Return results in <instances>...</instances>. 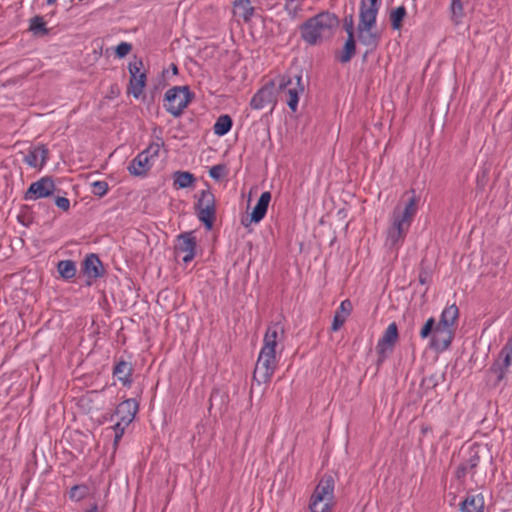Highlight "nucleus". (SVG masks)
<instances>
[{"mask_svg": "<svg viewBox=\"0 0 512 512\" xmlns=\"http://www.w3.org/2000/svg\"><path fill=\"white\" fill-rule=\"evenodd\" d=\"M338 25L339 19L335 14L322 11L300 26L301 38L309 45H318L330 39Z\"/></svg>", "mask_w": 512, "mask_h": 512, "instance_id": "f257e3e1", "label": "nucleus"}, {"mask_svg": "<svg viewBox=\"0 0 512 512\" xmlns=\"http://www.w3.org/2000/svg\"><path fill=\"white\" fill-rule=\"evenodd\" d=\"M381 0H361L359 9L358 40L365 46H376L377 34L373 31L376 26L377 14Z\"/></svg>", "mask_w": 512, "mask_h": 512, "instance_id": "f03ea898", "label": "nucleus"}, {"mask_svg": "<svg viewBox=\"0 0 512 512\" xmlns=\"http://www.w3.org/2000/svg\"><path fill=\"white\" fill-rule=\"evenodd\" d=\"M335 506V481L331 475H324L316 485L309 499L310 512H332Z\"/></svg>", "mask_w": 512, "mask_h": 512, "instance_id": "7ed1b4c3", "label": "nucleus"}, {"mask_svg": "<svg viewBox=\"0 0 512 512\" xmlns=\"http://www.w3.org/2000/svg\"><path fill=\"white\" fill-rule=\"evenodd\" d=\"M410 193L411 195L404 206H396L389 218V226L404 236L407 235L418 209V199L415 192L412 190Z\"/></svg>", "mask_w": 512, "mask_h": 512, "instance_id": "20e7f679", "label": "nucleus"}, {"mask_svg": "<svg viewBox=\"0 0 512 512\" xmlns=\"http://www.w3.org/2000/svg\"><path fill=\"white\" fill-rule=\"evenodd\" d=\"M278 90L288 107L295 112L298 107L299 96L304 92L302 76L299 74H286L278 79Z\"/></svg>", "mask_w": 512, "mask_h": 512, "instance_id": "39448f33", "label": "nucleus"}, {"mask_svg": "<svg viewBox=\"0 0 512 512\" xmlns=\"http://www.w3.org/2000/svg\"><path fill=\"white\" fill-rule=\"evenodd\" d=\"M193 97L188 86H174L165 93L164 107L168 113L179 117Z\"/></svg>", "mask_w": 512, "mask_h": 512, "instance_id": "423d86ee", "label": "nucleus"}, {"mask_svg": "<svg viewBox=\"0 0 512 512\" xmlns=\"http://www.w3.org/2000/svg\"><path fill=\"white\" fill-rule=\"evenodd\" d=\"M138 411V402L135 399H126L118 404L116 408V416L118 421L112 427L114 431V447L118 446L119 441L121 440L125 429L129 426V424L135 418V415Z\"/></svg>", "mask_w": 512, "mask_h": 512, "instance_id": "0eeeda50", "label": "nucleus"}, {"mask_svg": "<svg viewBox=\"0 0 512 512\" xmlns=\"http://www.w3.org/2000/svg\"><path fill=\"white\" fill-rule=\"evenodd\" d=\"M163 141L151 143L144 151L140 152L129 164L128 171L134 176L145 175L158 157Z\"/></svg>", "mask_w": 512, "mask_h": 512, "instance_id": "6e6552de", "label": "nucleus"}, {"mask_svg": "<svg viewBox=\"0 0 512 512\" xmlns=\"http://www.w3.org/2000/svg\"><path fill=\"white\" fill-rule=\"evenodd\" d=\"M277 365L278 359L276 354L260 351L253 372V380L259 384L268 383L271 380Z\"/></svg>", "mask_w": 512, "mask_h": 512, "instance_id": "1a4fd4ad", "label": "nucleus"}, {"mask_svg": "<svg viewBox=\"0 0 512 512\" xmlns=\"http://www.w3.org/2000/svg\"><path fill=\"white\" fill-rule=\"evenodd\" d=\"M285 339V329L280 322H274L268 325L263 337V345L260 351L273 353L277 355L279 345Z\"/></svg>", "mask_w": 512, "mask_h": 512, "instance_id": "9d476101", "label": "nucleus"}, {"mask_svg": "<svg viewBox=\"0 0 512 512\" xmlns=\"http://www.w3.org/2000/svg\"><path fill=\"white\" fill-rule=\"evenodd\" d=\"M56 187L53 180L49 177H42L33 182L25 192L24 199L27 201H35L52 195Z\"/></svg>", "mask_w": 512, "mask_h": 512, "instance_id": "9b49d317", "label": "nucleus"}, {"mask_svg": "<svg viewBox=\"0 0 512 512\" xmlns=\"http://www.w3.org/2000/svg\"><path fill=\"white\" fill-rule=\"evenodd\" d=\"M454 338V328L437 324L430 339V347L437 351L448 349Z\"/></svg>", "mask_w": 512, "mask_h": 512, "instance_id": "f8f14e48", "label": "nucleus"}, {"mask_svg": "<svg viewBox=\"0 0 512 512\" xmlns=\"http://www.w3.org/2000/svg\"><path fill=\"white\" fill-rule=\"evenodd\" d=\"M492 370L497 374L498 381H501L508 371H512V337L502 348Z\"/></svg>", "mask_w": 512, "mask_h": 512, "instance_id": "ddd939ff", "label": "nucleus"}, {"mask_svg": "<svg viewBox=\"0 0 512 512\" xmlns=\"http://www.w3.org/2000/svg\"><path fill=\"white\" fill-rule=\"evenodd\" d=\"M398 339V328L395 322L388 325L383 335L377 343V351L381 358H385L387 353L393 350Z\"/></svg>", "mask_w": 512, "mask_h": 512, "instance_id": "4468645a", "label": "nucleus"}, {"mask_svg": "<svg viewBox=\"0 0 512 512\" xmlns=\"http://www.w3.org/2000/svg\"><path fill=\"white\" fill-rule=\"evenodd\" d=\"M196 250V238L193 234L184 233L178 236V243L176 251L179 254H183L182 260L184 263H189L195 257Z\"/></svg>", "mask_w": 512, "mask_h": 512, "instance_id": "2eb2a0df", "label": "nucleus"}, {"mask_svg": "<svg viewBox=\"0 0 512 512\" xmlns=\"http://www.w3.org/2000/svg\"><path fill=\"white\" fill-rule=\"evenodd\" d=\"M48 150L44 145L30 147L23 161L31 168L41 169L47 161Z\"/></svg>", "mask_w": 512, "mask_h": 512, "instance_id": "dca6fc26", "label": "nucleus"}, {"mask_svg": "<svg viewBox=\"0 0 512 512\" xmlns=\"http://www.w3.org/2000/svg\"><path fill=\"white\" fill-rule=\"evenodd\" d=\"M83 271L89 279H96L103 275V266L96 254L86 256L83 263Z\"/></svg>", "mask_w": 512, "mask_h": 512, "instance_id": "f3484780", "label": "nucleus"}, {"mask_svg": "<svg viewBox=\"0 0 512 512\" xmlns=\"http://www.w3.org/2000/svg\"><path fill=\"white\" fill-rule=\"evenodd\" d=\"M352 308V303L348 299H345L340 303L333 317L331 325L332 331H338L343 326L347 317L351 314Z\"/></svg>", "mask_w": 512, "mask_h": 512, "instance_id": "a211bd4d", "label": "nucleus"}, {"mask_svg": "<svg viewBox=\"0 0 512 512\" xmlns=\"http://www.w3.org/2000/svg\"><path fill=\"white\" fill-rule=\"evenodd\" d=\"M270 200V192L266 191L260 195L257 204L255 205L251 213V220L253 222L258 223L265 217Z\"/></svg>", "mask_w": 512, "mask_h": 512, "instance_id": "6ab92c4d", "label": "nucleus"}, {"mask_svg": "<svg viewBox=\"0 0 512 512\" xmlns=\"http://www.w3.org/2000/svg\"><path fill=\"white\" fill-rule=\"evenodd\" d=\"M132 372L133 368L129 362L119 361L114 369L113 375L124 385L130 386L132 384Z\"/></svg>", "mask_w": 512, "mask_h": 512, "instance_id": "aec40b11", "label": "nucleus"}, {"mask_svg": "<svg viewBox=\"0 0 512 512\" xmlns=\"http://www.w3.org/2000/svg\"><path fill=\"white\" fill-rule=\"evenodd\" d=\"M461 512H484V497L482 494L468 495L460 505Z\"/></svg>", "mask_w": 512, "mask_h": 512, "instance_id": "412c9836", "label": "nucleus"}, {"mask_svg": "<svg viewBox=\"0 0 512 512\" xmlns=\"http://www.w3.org/2000/svg\"><path fill=\"white\" fill-rule=\"evenodd\" d=\"M480 457L476 452H470L469 457L461 463L456 469L457 478H464L467 474H473V470L478 466Z\"/></svg>", "mask_w": 512, "mask_h": 512, "instance_id": "4be33fe9", "label": "nucleus"}, {"mask_svg": "<svg viewBox=\"0 0 512 512\" xmlns=\"http://www.w3.org/2000/svg\"><path fill=\"white\" fill-rule=\"evenodd\" d=\"M272 100V92L270 88L264 87L258 90L250 101V106L255 110L265 108Z\"/></svg>", "mask_w": 512, "mask_h": 512, "instance_id": "5701e85b", "label": "nucleus"}, {"mask_svg": "<svg viewBox=\"0 0 512 512\" xmlns=\"http://www.w3.org/2000/svg\"><path fill=\"white\" fill-rule=\"evenodd\" d=\"M459 317V310L455 304L445 307L441 313L438 324L446 327L454 328Z\"/></svg>", "mask_w": 512, "mask_h": 512, "instance_id": "b1692460", "label": "nucleus"}, {"mask_svg": "<svg viewBox=\"0 0 512 512\" xmlns=\"http://www.w3.org/2000/svg\"><path fill=\"white\" fill-rule=\"evenodd\" d=\"M174 186L183 189L192 186L195 182V177L188 171H176L173 175Z\"/></svg>", "mask_w": 512, "mask_h": 512, "instance_id": "393cba45", "label": "nucleus"}, {"mask_svg": "<svg viewBox=\"0 0 512 512\" xmlns=\"http://www.w3.org/2000/svg\"><path fill=\"white\" fill-rule=\"evenodd\" d=\"M216 206L214 194L210 190H202L199 193L195 210L207 209Z\"/></svg>", "mask_w": 512, "mask_h": 512, "instance_id": "a878e982", "label": "nucleus"}, {"mask_svg": "<svg viewBox=\"0 0 512 512\" xmlns=\"http://www.w3.org/2000/svg\"><path fill=\"white\" fill-rule=\"evenodd\" d=\"M196 215L201 221L206 230H211L213 228L214 221L216 219V206L207 208V209H201L196 211Z\"/></svg>", "mask_w": 512, "mask_h": 512, "instance_id": "bb28decb", "label": "nucleus"}, {"mask_svg": "<svg viewBox=\"0 0 512 512\" xmlns=\"http://www.w3.org/2000/svg\"><path fill=\"white\" fill-rule=\"evenodd\" d=\"M405 237L406 236L389 226L386 232L385 245L389 249H398L404 242Z\"/></svg>", "mask_w": 512, "mask_h": 512, "instance_id": "cd10ccee", "label": "nucleus"}, {"mask_svg": "<svg viewBox=\"0 0 512 512\" xmlns=\"http://www.w3.org/2000/svg\"><path fill=\"white\" fill-rule=\"evenodd\" d=\"M146 85V75L141 73L139 75L132 76L130 79L129 90L130 93L138 98L142 93Z\"/></svg>", "mask_w": 512, "mask_h": 512, "instance_id": "c85d7f7f", "label": "nucleus"}, {"mask_svg": "<svg viewBox=\"0 0 512 512\" xmlns=\"http://www.w3.org/2000/svg\"><path fill=\"white\" fill-rule=\"evenodd\" d=\"M232 127V119L229 115H221L216 120L213 131L218 136H224L226 135Z\"/></svg>", "mask_w": 512, "mask_h": 512, "instance_id": "c756f323", "label": "nucleus"}, {"mask_svg": "<svg viewBox=\"0 0 512 512\" xmlns=\"http://www.w3.org/2000/svg\"><path fill=\"white\" fill-rule=\"evenodd\" d=\"M60 276L64 279H71L76 275V265L72 260H62L57 265Z\"/></svg>", "mask_w": 512, "mask_h": 512, "instance_id": "7c9ffc66", "label": "nucleus"}, {"mask_svg": "<svg viewBox=\"0 0 512 512\" xmlns=\"http://www.w3.org/2000/svg\"><path fill=\"white\" fill-rule=\"evenodd\" d=\"M234 6L238 10V14L245 20L249 21L254 13V8L250 4V0H235Z\"/></svg>", "mask_w": 512, "mask_h": 512, "instance_id": "2f4dec72", "label": "nucleus"}, {"mask_svg": "<svg viewBox=\"0 0 512 512\" xmlns=\"http://www.w3.org/2000/svg\"><path fill=\"white\" fill-rule=\"evenodd\" d=\"M356 46H355V40L354 37L347 36V40L343 47V52L339 56V61L341 63H347L351 60L353 55L355 54Z\"/></svg>", "mask_w": 512, "mask_h": 512, "instance_id": "473e14b6", "label": "nucleus"}, {"mask_svg": "<svg viewBox=\"0 0 512 512\" xmlns=\"http://www.w3.org/2000/svg\"><path fill=\"white\" fill-rule=\"evenodd\" d=\"M406 16V9L404 6H399L392 10L390 13L391 26L394 30H399L402 26V21Z\"/></svg>", "mask_w": 512, "mask_h": 512, "instance_id": "72a5a7b5", "label": "nucleus"}, {"mask_svg": "<svg viewBox=\"0 0 512 512\" xmlns=\"http://www.w3.org/2000/svg\"><path fill=\"white\" fill-rule=\"evenodd\" d=\"M88 490L86 485H75L70 489L69 496L72 500L80 501L87 496Z\"/></svg>", "mask_w": 512, "mask_h": 512, "instance_id": "f704fd0d", "label": "nucleus"}, {"mask_svg": "<svg viewBox=\"0 0 512 512\" xmlns=\"http://www.w3.org/2000/svg\"><path fill=\"white\" fill-rule=\"evenodd\" d=\"M91 192L93 195L103 197L108 192V183L106 181H94L91 183Z\"/></svg>", "mask_w": 512, "mask_h": 512, "instance_id": "c9c22d12", "label": "nucleus"}, {"mask_svg": "<svg viewBox=\"0 0 512 512\" xmlns=\"http://www.w3.org/2000/svg\"><path fill=\"white\" fill-rule=\"evenodd\" d=\"M30 30L33 31L35 34L47 33V29L45 27V22L43 18L40 16H35L34 18H32L30 21Z\"/></svg>", "mask_w": 512, "mask_h": 512, "instance_id": "e433bc0d", "label": "nucleus"}, {"mask_svg": "<svg viewBox=\"0 0 512 512\" xmlns=\"http://www.w3.org/2000/svg\"><path fill=\"white\" fill-rule=\"evenodd\" d=\"M436 327V324H435V319L433 317H430L426 322L425 324L423 325V327L421 328L420 330V337L422 339H426L428 337H432V334H433V330L434 328Z\"/></svg>", "mask_w": 512, "mask_h": 512, "instance_id": "4c0bfd02", "label": "nucleus"}, {"mask_svg": "<svg viewBox=\"0 0 512 512\" xmlns=\"http://www.w3.org/2000/svg\"><path fill=\"white\" fill-rule=\"evenodd\" d=\"M451 13L453 19L458 22L463 17V5L461 0H452L451 2Z\"/></svg>", "mask_w": 512, "mask_h": 512, "instance_id": "58836bf2", "label": "nucleus"}, {"mask_svg": "<svg viewBox=\"0 0 512 512\" xmlns=\"http://www.w3.org/2000/svg\"><path fill=\"white\" fill-rule=\"evenodd\" d=\"M209 175L215 180H219L225 175V167L223 165H214L209 170Z\"/></svg>", "mask_w": 512, "mask_h": 512, "instance_id": "ea45409f", "label": "nucleus"}, {"mask_svg": "<svg viewBox=\"0 0 512 512\" xmlns=\"http://www.w3.org/2000/svg\"><path fill=\"white\" fill-rule=\"evenodd\" d=\"M142 65V61L137 59L129 63L128 69L131 77L143 73L141 71Z\"/></svg>", "mask_w": 512, "mask_h": 512, "instance_id": "a19ab883", "label": "nucleus"}, {"mask_svg": "<svg viewBox=\"0 0 512 512\" xmlns=\"http://www.w3.org/2000/svg\"><path fill=\"white\" fill-rule=\"evenodd\" d=\"M344 29L347 36L354 37V19L352 15L346 16L344 19Z\"/></svg>", "mask_w": 512, "mask_h": 512, "instance_id": "79ce46f5", "label": "nucleus"}, {"mask_svg": "<svg viewBox=\"0 0 512 512\" xmlns=\"http://www.w3.org/2000/svg\"><path fill=\"white\" fill-rule=\"evenodd\" d=\"M131 45L127 42H121L116 47V55L120 58L125 57L131 51Z\"/></svg>", "mask_w": 512, "mask_h": 512, "instance_id": "37998d69", "label": "nucleus"}, {"mask_svg": "<svg viewBox=\"0 0 512 512\" xmlns=\"http://www.w3.org/2000/svg\"><path fill=\"white\" fill-rule=\"evenodd\" d=\"M300 6L299 0H287L285 3V9L289 14H296Z\"/></svg>", "mask_w": 512, "mask_h": 512, "instance_id": "c03bdc74", "label": "nucleus"}, {"mask_svg": "<svg viewBox=\"0 0 512 512\" xmlns=\"http://www.w3.org/2000/svg\"><path fill=\"white\" fill-rule=\"evenodd\" d=\"M55 204L58 208L62 209L63 211H67L70 208V201L66 197H57L55 199Z\"/></svg>", "mask_w": 512, "mask_h": 512, "instance_id": "a18cd8bd", "label": "nucleus"}, {"mask_svg": "<svg viewBox=\"0 0 512 512\" xmlns=\"http://www.w3.org/2000/svg\"><path fill=\"white\" fill-rule=\"evenodd\" d=\"M85 512H98V507L96 504H94L93 506H91L88 510H86Z\"/></svg>", "mask_w": 512, "mask_h": 512, "instance_id": "49530a36", "label": "nucleus"}, {"mask_svg": "<svg viewBox=\"0 0 512 512\" xmlns=\"http://www.w3.org/2000/svg\"><path fill=\"white\" fill-rule=\"evenodd\" d=\"M172 71H173V74H177L178 73V68L174 64H172Z\"/></svg>", "mask_w": 512, "mask_h": 512, "instance_id": "de8ad7c7", "label": "nucleus"}, {"mask_svg": "<svg viewBox=\"0 0 512 512\" xmlns=\"http://www.w3.org/2000/svg\"><path fill=\"white\" fill-rule=\"evenodd\" d=\"M57 0H46L47 5H53Z\"/></svg>", "mask_w": 512, "mask_h": 512, "instance_id": "09e8293b", "label": "nucleus"}]
</instances>
